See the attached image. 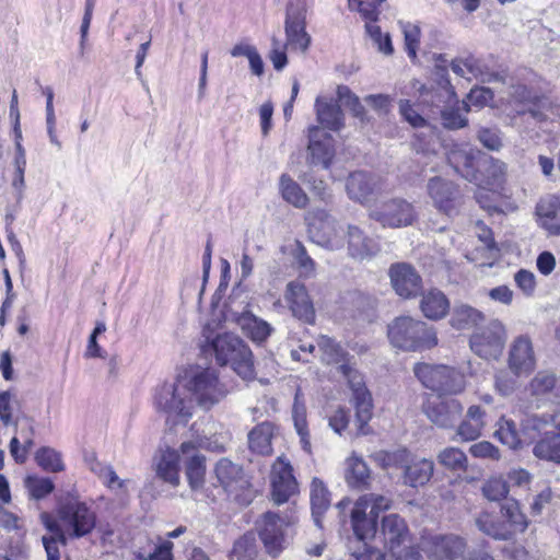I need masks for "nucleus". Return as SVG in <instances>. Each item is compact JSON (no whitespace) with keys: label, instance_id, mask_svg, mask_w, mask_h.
Returning <instances> with one entry per match:
<instances>
[{"label":"nucleus","instance_id":"nucleus-36","mask_svg":"<svg viewBox=\"0 0 560 560\" xmlns=\"http://www.w3.org/2000/svg\"><path fill=\"white\" fill-rule=\"evenodd\" d=\"M180 455L175 451L167 448L155 457V471L158 477L173 486L178 485V463Z\"/></svg>","mask_w":560,"mask_h":560},{"label":"nucleus","instance_id":"nucleus-21","mask_svg":"<svg viewBox=\"0 0 560 560\" xmlns=\"http://www.w3.org/2000/svg\"><path fill=\"white\" fill-rule=\"evenodd\" d=\"M389 278L396 293L405 299L416 296L421 291V277L407 262H397L389 269Z\"/></svg>","mask_w":560,"mask_h":560},{"label":"nucleus","instance_id":"nucleus-34","mask_svg":"<svg viewBox=\"0 0 560 560\" xmlns=\"http://www.w3.org/2000/svg\"><path fill=\"white\" fill-rule=\"evenodd\" d=\"M275 436V425L271 422L265 421L257 424L248 433V444L253 453L261 456H269L272 454V439Z\"/></svg>","mask_w":560,"mask_h":560},{"label":"nucleus","instance_id":"nucleus-8","mask_svg":"<svg viewBox=\"0 0 560 560\" xmlns=\"http://www.w3.org/2000/svg\"><path fill=\"white\" fill-rule=\"evenodd\" d=\"M289 521L278 513L268 511L256 521V528L265 551L272 558H277L288 546L285 527Z\"/></svg>","mask_w":560,"mask_h":560},{"label":"nucleus","instance_id":"nucleus-47","mask_svg":"<svg viewBox=\"0 0 560 560\" xmlns=\"http://www.w3.org/2000/svg\"><path fill=\"white\" fill-rule=\"evenodd\" d=\"M462 110L468 113L470 110L469 104L466 102L462 103V106L457 107H445L442 108L441 119L442 124L446 129L456 130L464 128L468 124V119L462 114Z\"/></svg>","mask_w":560,"mask_h":560},{"label":"nucleus","instance_id":"nucleus-28","mask_svg":"<svg viewBox=\"0 0 560 560\" xmlns=\"http://www.w3.org/2000/svg\"><path fill=\"white\" fill-rule=\"evenodd\" d=\"M84 462L91 472L98 477L112 491L118 495H124L127 492L128 480L120 479L112 466L101 463L94 453L85 454Z\"/></svg>","mask_w":560,"mask_h":560},{"label":"nucleus","instance_id":"nucleus-57","mask_svg":"<svg viewBox=\"0 0 560 560\" xmlns=\"http://www.w3.org/2000/svg\"><path fill=\"white\" fill-rule=\"evenodd\" d=\"M359 500H364V509H370V513L376 517L392 505V500L383 494L369 493L360 497Z\"/></svg>","mask_w":560,"mask_h":560},{"label":"nucleus","instance_id":"nucleus-18","mask_svg":"<svg viewBox=\"0 0 560 560\" xmlns=\"http://www.w3.org/2000/svg\"><path fill=\"white\" fill-rule=\"evenodd\" d=\"M508 365L515 376L528 375L536 366V355L532 339L527 335L517 336L509 350Z\"/></svg>","mask_w":560,"mask_h":560},{"label":"nucleus","instance_id":"nucleus-31","mask_svg":"<svg viewBox=\"0 0 560 560\" xmlns=\"http://www.w3.org/2000/svg\"><path fill=\"white\" fill-rule=\"evenodd\" d=\"M500 517L506 530L511 532V540L524 533L528 527V518L522 512L517 500L510 498L500 504Z\"/></svg>","mask_w":560,"mask_h":560},{"label":"nucleus","instance_id":"nucleus-30","mask_svg":"<svg viewBox=\"0 0 560 560\" xmlns=\"http://www.w3.org/2000/svg\"><path fill=\"white\" fill-rule=\"evenodd\" d=\"M232 314L233 319L252 340L262 342L270 336L272 331L270 324L255 316L250 311H233Z\"/></svg>","mask_w":560,"mask_h":560},{"label":"nucleus","instance_id":"nucleus-55","mask_svg":"<svg viewBox=\"0 0 560 560\" xmlns=\"http://www.w3.org/2000/svg\"><path fill=\"white\" fill-rule=\"evenodd\" d=\"M421 101L428 105H431L433 107L439 108L440 110L442 108L447 107V104H452L453 100L455 97H444L442 96V89L441 88H434L432 85L431 88H427L425 85L421 86L419 90Z\"/></svg>","mask_w":560,"mask_h":560},{"label":"nucleus","instance_id":"nucleus-15","mask_svg":"<svg viewBox=\"0 0 560 560\" xmlns=\"http://www.w3.org/2000/svg\"><path fill=\"white\" fill-rule=\"evenodd\" d=\"M481 159L487 154L468 144H454L447 152V162L454 171L468 182L479 179Z\"/></svg>","mask_w":560,"mask_h":560},{"label":"nucleus","instance_id":"nucleus-49","mask_svg":"<svg viewBox=\"0 0 560 560\" xmlns=\"http://www.w3.org/2000/svg\"><path fill=\"white\" fill-rule=\"evenodd\" d=\"M439 463L446 469L454 471H466L467 456L457 447H446L438 455Z\"/></svg>","mask_w":560,"mask_h":560},{"label":"nucleus","instance_id":"nucleus-43","mask_svg":"<svg viewBox=\"0 0 560 560\" xmlns=\"http://www.w3.org/2000/svg\"><path fill=\"white\" fill-rule=\"evenodd\" d=\"M557 384V376L552 371H539L528 385V392L537 400L547 398Z\"/></svg>","mask_w":560,"mask_h":560},{"label":"nucleus","instance_id":"nucleus-12","mask_svg":"<svg viewBox=\"0 0 560 560\" xmlns=\"http://www.w3.org/2000/svg\"><path fill=\"white\" fill-rule=\"evenodd\" d=\"M506 341L505 326L499 319H492L486 327L471 335L470 349L486 360L498 359Z\"/></svg>","mask_w":560,"mask_h":560},{"label":"nucleus","instance_id":"nucleus-33","mask_svg":"<svg viewBox=\"0 0 560 560\" xmlns=\"http://www.w3.org/2000/svg\"><path fill=\"white\" fill-rule=\"evenodd\" d=\"M348 249L353 258L364 259L373 256L378 250L377 242L365 235L355 225L348 226Z\"/></svg>","mask_w":560,"mask_h":560},{"label":"nucleus","instance_id":"nucleus-9","mask_svg":"<svg viewBox=\"0 0 560 560\" xmlns=\"http://www.w3.org/2000/svg\"><path fill=\"white\" fill-rule=\"evenodd\" d=\"M466 540L456 535L436 537L431 546L433 560H494L485 548L466 550Z\"/></svg>","mask_w":560,"mask_h":560},{"label":"nucleus","instance_id":"nucleus-32","mask_svg":"<svg viewBox=\"0 0 560 560\" xmlns=\"http://www.w3.org/2000/svg\"><path fill=\"white\" fill-rule=\"evenodd\" d=\"M474 524L479 532L494 540H511V532L506 530L503 526L500 514L482 510L475 515Z\"/></svg>","mask_w":560,"mask_h":560},{"label":"nucleus","instance_id":"nucleus-60","mask_svg":"<svg viewBox=\"0 0 560 560\" xmlns=\"http://www.w3.org/2000/svg\"><path fill=\"white\" fill-rule=\"evenodd\" d=\"M399 113L413 128H421L427 125V120L413 108L408 100L399 101Z\"/></svg>","mask_w":560,"mask_h":560},{"label":"nucleus","instance_id":"nucleus-35","mask_svg":"<svg viewBox=\"0 0 560 560\" xmlns=\"http://www.w3.org/2000/svg\"><path fill=\"white\" fill-rule=\"evenodd\" d=\"M315 110L323 127L337 131L343 126V114L337 103L318 96L315 101Z\"/></svg>","mask_w":560,"mask_h":560},{"label":"nucleus","instance_id":"nucleus-46","mask_svg":"<svg viewBox=\"0 0 560 560\" xmlns=\"http://www.w3.org/2000/svg\"><path fill=\"white\" fill-rule=\"evenodd\" d=\"M215 475L220 483L231 490L234 482L242 479L243 469L228 458H221L215 465Z\"/></svg>","mask_w":560,"mask_h":560},{"label":"nucleus","instance_id":"nucleus-19","mask_svg":"<svg viewBox=\"0 0 560 560\" xmlns=\"http://www.w3.org/2000/svg\"><path fill=\"white\" fill-rule=\"evenodd\" d=\"M272 500L280 505L287 502L298 491V482L293 475V467L281 456L272 465L271 471Z\"/></svg>","mask_w":560,"mask_h":560},{"label":"nucleus","instance_id":"nucleus-53","mask_svg":"<svg viewBox=\"0 0 560 560\" xmlns=\"http://www.w3.org/2000/svg\"><path fill=\"white\" fill-rule=\"evenodd\" d=\"M25 487L32 498L40 500L48 495L55 489L54 482L49 478L28 476L25 478Z\"/></svg>","mask_w":560,"mask_h":560},{"label":"nucleus","instance_id":"nucleus-1","mask_svg":"<svg viewBox=\"0 0 560 560\" xmlns=\"http://www.w3.org/2000/svg\"><path fill=\"white\" fill-rule=\"evenodd\" d=\"M228 394L215 369L190 366L178 374L177 384H164L154 396L158 410L166 415V423L186 425L192 416V401L210 410Z\"/></svg>","mask_w":560,"mask_h":560},{"label":"nucleus","instance_id":"nucleus-61","mask_svg":"<svg viewBox=\"0 0 560 560\" xmlns=\"http://www.w3.org/2000/svg\"><path fill=\"white\" fill-rule=\"evenodd\" d=\"M481 165H487V174L493 184H499L503 180L506 173V164L504 162L487 155V159H481Z\"/></svg>","mask_w":560,"mask_h":560},{"label":"nucleus","instance_id":"nucleus-3","mask_svg":"<svg viewBox=\"0 0 560 560\" xmlns=\"http://www.w3.org/2000/svg\"><path fill=\"white\" fill-rule=\"evenodd\" d=\"M205 353L212 352L217 363L231 365L242 378H252L254 375L253 354L248 346L238 336L230 332L218 335L210 339L207 337L202 347Z\"/></svg>","mask_w":560,"mask_h":560},{"label":"nucleus","instance_id":"nucleus-40","mask_svg":"<svg viewBox=\"0 0 560 560\" xmlns=\"http://www.w3.org/2000/svg\"><path fill=\"white\" fill-rule=\"evenodd\" d=\"M279 190L284 201L298 209L306 208L308 197L302 187L288 174H282L279 178Z\"/></svg>","mask_w":560,"mask_h":560},{"label":"nucleus","instance_id":"nucleus-24","mask_svg":"<svg viewBox=\"0 0 560 560\" xmlns=\"http://www.w3.org/2000/svg\"><path fill=\"white\" fill-rule=\"evenodd\" d=\"M377 184L378 179L375 175L357 171L347 178L346 190L350 199L365 203L373 198Z\"/></svg>","mask_w":560,"mask_h":560},{"label":"nucleus","instance_id":"nucleus-10","mask_svg":"<svg viewBox=\"0 0 560 560\" xmlns=\"http://www.w3.org/2000/svg\"><path fill=\"white\" fill-rule=\"evenodd\" d=\"M306 0H289L285 7L284 32L287 45L305 52L311 45L306 32Z\"/></svg>","mask_w":560,"mask_h":560},{"label":"nucleus","instance_id":"nucleus-6","mask_svg":"<svg viewBox=\"0 0 560 560\" xmlns=\"http://www.w3.org/2000/svg\"><path fill=\"white\" fill-rule=\"evenodd\" d=\"M384 465L400 469L399 480L404 486L413 489L427 486L434 472V462L432 459L412 456L407 448L386 453Z\"/></svg>","mask_w":560,"mask_h":560},{"label":"nucleus","instance_id":"nucleus-25","mask_svg":"<svg viewBox=\"0 0 560 560\" xmlns=\"http://www.w3.org/2000/svg\"><path fill=\"white\" fill-rule=\"evenodd\" d=\"M381 534L385 547L390 552H397L409 537L408 526L398 514H388L382 518Z\"/></svg>","mask_w":560,"mask_h":560},{"label":"nucleus","instance_id":"nucleus-41","mask_svg":"<svg viewBox=\"0 0 560 560\" xmlns=\"http://www.w3.org/2000/svg\"><path fill=\"white\" fill-rule=\"evenodd\" d=\"M533 454L544 460L552 462L560 465V424L555 434L547 439H540L533 447Z\"/></svg>","mask_w":560,"mask_h":560},{"label":"nucleus","instance_id":"nucleus-5","mask_svg":"<svg viewBox=\"0 0 560 560\" xmlns=\"http://www.w3.org/2000/svg\"><path fill=\"white\" fill-rule=\"evenodd\" d=\"M413 373L421 384L436 393V396L458 395L466 387L464 374L448 365L421 362L415 365Z\"/></svg>","mask_w":560,"mask_h":560},{"label":"nucleus","instance_id":"nucleus-20","mask_svg":"<svg viewBox=\"0 0 560 560\" xmlns=\"http://www.w3.org/2000/svg\"><path fill=\"white\" fill-rule=\"evenodd\" d=\"M427 191L439 211L448 217L455 212L456 200L459 195L457 184L441 176H434L428 180Z\"/></svg>","mask_w":560,"mask_h":560},{"label":"nucleus","instance_id":"nucleus-11","mask_svg":"<svg viewBox=\"0 0 560 560\" xmlns=\"http://www.w3.org/2000/svg\"><path fill=\"white\" fill-rule=\"evenodd\" d=\"M370 218L383 228L398 229L411 225L416 219L413 206L402 198H392L375 205Z\"/></svg>","mask_w":560,"mask_h":560},{"label":"nucleus","instance_id":"nucleus-27","mask_svg":"<svg viewBox=\"0 0 560 560\" xmlns=\"http://www.w3.org/2000/svg\"><path fill=\"white\" fill-rule=\"evenodd\" d=\"M364 509V500H358L350 509L351 526L358 540L363 544L377 532V517Z\"/></svg>","mask_w":560,"mask_h":560},{"label":"nucleus","instance_id":"nucleus-54","mask_svg":"<svg viewBox=\"0 0 560 560\" xmlns=\"http://www.w3.org/2000/svg\"><path fill=\"white\" fill-rule=\"evenodd\" d=\"M173 548L171 540L159 536L156 542H152V549L142 553V560H174Z\"/></svg>","mask_w":560,"mask_h":560},{"label":"nucleus","instance_id":"nucleus-26","mask_svg":"<svg viewBox=\"0 0 560 560\" xmlns=\"http://www.w3.org/2000/svg\"><path fill=\"white\" fill-rule=\"evenodd\" d=\"M180 456L185 464V472L189 485L191 488L199 487L206 472V457L198 452L196 444L191 441L182 443Z\"/></svg>","mask_w":560,"mask_h":560},{"label":"nucleus","instance_id":"nucleus-17","mask_svg":"<svg viewBox=\"0 0 560 560\" xmlns=\"http://www.w3.org/2000/svg\"><path fill=\"white\" fill-rule=\"evenodd\" d=\"M334 156L332 137L318 126L310 127L306 163L312 167L328 170Z\"/></svg>","mask_w":560,"mask_h":560},{"label":"nucleus","instance_id":"nucleus-50","mask_svg":"<svg viewBox=\"0 0 560 560\" xmlns=\"http://www.w3.org/2000/svg\"><path fill=\"white\" fill-rule=\"evenodd\" d=\"M481 492L489 501L501 502L509 499L510 488L508 481L502 477H492L482 485Z\"/></svg>","mask_w":560,"mask_h":560},{"label":"nucleus","instance_id":"nucleus-39","mask_svg":"<svg viewBox=\"0 0 560 560\" xmlns=\"http://www.w3.org/2000/svg\"><path fill=\"white\" fill-rule=\"evenodd\" d=\"M483 319L485 315L479 310L468 304H457L452 312L451 325L458 330L470 329Z\"/></svg>","mask_w":560,"mask_h":560},{"label":"nucleus","instance_id":"nucleus-22","mask_svg":"<svg viewBox=\"0 0 560 560\" xmlns=\"http://www.w3.org/2000/svg\"><path fill=\"white\" fill-rule=\"evenodd\" d=\"M284 296L290 305L293 316L306 324L314 323L315 310L304 283L300 281L289 282L287 284Z\"/></svg>","mask_w":560,"mask_h":560},{"label":"nucleus","instance_id":"nucleus-59","mask_svg":"<svg viewBox=\"0 0 560 560\" xmlns=\"http://www.w3.org/2000/svg\"><path fill=\"white\" fill-rule=\"evenodd\" d=\"M13 396L9 390L0 393V421L3 425L18 427V421L13 420Z\"/></svg>","mask_w":560,"mask_h":560},{"label":"nucleus","instance_id":"nucleus-48","mask_svg":"<svg viewBox=\"0 0 560 560\" xmlns=\"http://www.w3.org/2000/svg\"><path fill=\"white\" fill-rule=\"evenodd\" d=\"M35 460L39 467L48 472L65 470L61 454L50 447H40L35 454Z\"/></svg>","mask_w":560,"mask_h":560},{"label":"nucleus","instance_id":"nucleus-7","mask_svg":"<svg viewBox=\"0 0 560 560\" xmlns=\"http://www.w3.org/2000/svg\"><path fill=\"white\" fill-rule=\"evenodd\" d=\"M308 234L312 242L324 248L337 250L343 247V228L324 209L314 211L308 222Z\"/></svg>","mask_w":560,"mask_h":560},{"label":"nucleus","instance_id":"nucleus-45","mask_svg":"<svg viewBox=\"0 0 560 560\" xmlns=\"http://www.w3.org/2000/svg\"><path fill=\"white\" fill-rule=\"evenodd\" d=\"M258 555L256 538L253 533H246L233 545L230 560H255Z\"/></svg>","mask_w":560,"mask_h":560},{"label":"nucleus","instance_id":"nucleus-58","mask_svg":"<svg viewBox=\"0 0 560 560\" xmlns=\"http://www.w3.org/2000/svg\"><path fill=\"white\" fill-rule=\"evenodd\" d=\"M455 428L456 435L460 441H474L480 436L483 427L472 420L462 418Z\"/></svg>","mask_w":560,"mask_h":560},{"label":"nucleus","instance_id":"nucleus-2","mask_svg":"<svg viewBox=\"0 0 560 560\" xmlns=\"http://www.w3.org/2000/svg\"><path fill=\"white\" fill-rule=\"evenodd\" d=\"M317 347L322 352V359L327 364L340 363L339 372L347 380L349 388L352 392V404L355 409V423L359 434L369 433L368 424L372 418V396L365 386L362 374L354 369L349 361L345 360L346 352L342 347L328 336H320L317 340Z\"/></svg>","mask_w":560,"mask_h":560},{"label":"nucleus","instance_id":"nucleus-63","mask_svg":"<svg viewBox=\"0 0 560 560\" xmlns=\"http://www.w3.org/2000/svg\"><path fill=\"white\" fill-rule=\"evenodd\" d=\"M514 280L516 285L523 291L525 295H533L536 288V281L535 275L532 271H528L526 269H520L514 275Z\"/></svg>","mask_w":560,"mask_h":560},{"label":"nucleus","instance_id":"nucleus-16","mask_svg":"<svg viewBox=\"0 0 560 560\" xmlns=\"http://www.w3.org/2000/svg\"><path fill=\"white\" fill-rule=\"evenodd\" d=\"M451 69L456 75L468 80L470 79L469 74L482 83H508V68L500 66L497 70H491L485 61L472 56L452 60Z\"/></svg>","mask_w":560,"mask_h":560},{"label":"nucleus","instance_id":"nucleus-23","mask_svg":"<svg viewBox=\"0 0 560 560\" xmlns=\"http://www.w3.org/2000/svg\"><path fill=\"white\" fill-rule=\"evenodd\" d=\"M559 424L553 413L528 412L521 421L522 434L529 441L547 439L557 432Z\"/></svg>","mask_w":560,"mask_h":560},{"label":"nucleus","instance_id":"nucleus-29","mask_svg":"<svg viewBox=\"0 0 560 560\" xmlns=\"http://www.w3.org/2000/svg\"><path fill=\"white\" fill-rule=\"evenodd\" d=\"M539 225L550 235H560V198L548 195L536 206Z\"/></svg>","mask_w":560,"mask_h":560},{"label":"nucleus","instance_id":"nucleus-42","mask_svg":"<svg viewBox=\"0 0 560 560\" xmlns=\"http://www.w3.org/2000/svg\"><path fill=\"white\" fill-rule=\"evenodd\" d=\"M346 480L351 488L363 489L370 480V469L366 463L357 456L347 460Z\"/></svg>","mask_w":560,"mask_h":560},{"label":"nucleus","instance_id":"nucleus-44","mask_svg":"<svg viewBox=\"0 0 560 560\" xmlns=\"http://www.w3.org/2000/svg\"><path fill=\"white\" fill-rule=\"evenodd\" d=\"M494 436L509 448L516 450L522 445V439L517 431L516 423L502 417L498 421V428L494 432Z\"/></svg>","mask_w":560,"mask_h":560},{"label":"nucleus","instance_id":"nucleus-38","mask_svg":"<svg viewBox=\"0 0 560 560\" xmlns=\"http://www.w3.org/2000/svg\"><path fill=\"white\" fill-rule=\"evenodd\" d=\"M420 308L427 318L438 320L447 314L450 302L442 291L434 289L423 294Z\"/></svg>","mask_w":560,"mask_h":560},{"label":"nucleus","instance_id":"nucleus-64","mask_svg":"<svg viewBox=\"0 0 560 560\" xmlns=\"http://www.w3.org/2000/svg\"><path fill=\"white\" fill-rule=\"evenodd\" d=\"M357 560H394L390 555H387L381 549L363 544V549L354 552Z\"/></svg>","mask_w":560,"mask_h":560},{"label":"nucleus","instance_id":"nucleus-56","mask_svg":"<svg viewBox=\"0 0 560 560\" xmlns=\"http://www.w3.org/2000/svg\"><path fill=\"white\" fill-rule=\"evenodd\" d=\"M434 88H441L442 89V96L444 97H455V89L451 84V80L448 78V70L447 66L436 63L434 65Z\"/></svg>","mask_w":560,"mask_h":560},{"label":"nucleus","instance_id":"nucleus-4","mask_svg":"<svg viewBox=\"0 0 560 560\" xmlns=\"http://www.w3.org/2000/svg\"><path fill=\"white\" fill-rule=\"evenodd\" d=\"M390 343L404 351H424L438 346L436 330L432 325L410 316H399L388 325Z\"/></svg>","mask_w":560,"mask_h":560},{"label":"nucleus","instance_id":"nucleus-14","mask_svg":"<svg viewBox=\"0 0 560 560\" xmlns=\"http://www.w3.org/2000/svg\"><path fill=\"white\" fill-rule=\"evenodd\" d=\"M59 517L65 529L74 538L86 536L96 524L95 513L80 501L65 504L59 511Z\"/></svg>","mask_w":560,"mask_h":560},{"label":"nucleus","instance_id":"nucleus-13","mask_svg":"<svg viewBox=\"0 0 560 560\" xmlns=\"http://www.w3.org/2000/svg\"><path fill=\"white\" fill-rule=\"evenodd\" d=\"M428 419L438 428L454 429L463 417L462 402L452 396L430 397L422 406Z\"/></svg>","mask_w":560,"mask_h":560},{"label":"nucleus","instance_id":"nucleus-51","mask_svg":"<svg viewBox=\"0 0 560 560\" xmlns=\"http://www.w3.org/2000/svg\"><path fill=\"white\" fill-rule=\"evenodd\" d=\"M401 32L404 34L405 39V49L408 57L411 60L417 58V51L420 44V27L410 22H399Z\"/></svg>","mask_w":560,"mask_h":560},{"label":"nucleus","instance_id":"nucleus-62","mask_svg":"<svg viewBox=\"0 0 560 560\" xmlns=\"http://www.w3.org/2000/svg\"><path fill=\"white\" fill-rule=\"evenodd\" d=\"M469 452L476 458H489L493 460H498L500 458L499 448L488 441H481L472 444Z\"/></svg>","mask_w":560,"mask_h":560},{"label":"nucleus","instance_id":"nucleus-52","mask_svg":"<svg viewBox=\"0 0 560 560\" xmlns=\"http://www.w3.org/2000/svg\"><path fill=\"white\" fill-rule=\"evenodd\" d=\"M476 137L483 148L500 151L503 147V133L498 127H480Z\"/></svg>","mask_w":560,"mask_h":560},{"label":"nucleus","instance_id":"nucleus-37","mask_svg":"<svg viewBox=\"0 0 560 560\" xmlns=\"http://www.w3.org/2000/svg\"><path fill=\"white\" fill-rule=\"evenodd\" d=\"M330 494L319 478H313L311 483V509L312 517L317 527H322V517L330 506Z\"/></svg>","mask_w":560,"mask_h":560}]
</instances>
